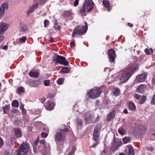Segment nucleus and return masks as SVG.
Here are the masks:
<instances>
[{"instance_id": "nucleus-1", "label": "nucleus", "mask_w": 155, "mask_h": 155, "mask_svg": "<svg viewBox=\"0 0 155 155\" xmlns=\"http://www.w3.org/2000/svg\"><path fill=\"white\" fill-rule=\"evenodd\" d=\"M138 69L137 67L132 65V64L129 65L126 69L120 72L119 74L121 82L124 83L127 81L133 73Z\"/></svg>"}, {"instance_id": "nucleus-2", "label": "nucleus", "mask_w": 155, "mask_h": 155, "mask_svg": "<svg viewBox=\"0 0 155 155\" xmlns=\"http://www.w3.org/2000/svg\"><path fill=\"white\" fill-rule=\"evenodd\" d=\"M94 3L92 0H85L82 6L79 8V13L82 16L86 15V12L91 11L94 7Z\"/></svg>"}, {"instance_id": "nucleus-3", "label": "nucleus", "mask_w": 155, "mask_h": 155, "mask_svg": "<svg viewBox=\"0 0 155 155\" xmlns=\"http://www.w3.org/2000/svg\"><path fill=\"white\" fill-rule=\"evenodd\" d=\"M101 93V89L98 87H95L94 88L90 90L87 92L89 97L95 99L98 97Z\"/></svg>"}, {"instance_id": "nucleus-4", "label": "nucleus", "mask_w": 155, "mask_h": 155, "mask_svg": "<svg viewBox=\"0 0 155 155\" xmlns=\"http://www.w3.org/2000/svg\"><path fill=\"white\" fill-rule=\"evenodd\" d=\"M84 24L85 25L82 26L81 28L79 27L76 28L73 32L72 35V37H74L76 34L81 35L86 33L87 30L88 25L86 22H84Z\"/></svg>"}, {"instance_id": "nucleus-5", "label": "nucleus", "mask_w": 155, "mask_h": 155, "mask_svg": "<svg viewBox=\"0 0 155 155\" xmlns=\"http://www.w3.org/2000/svg\"><path fill=\"white\" fill-rule=\"evenodd\" d=\"M53 60L55 61L56 63H58L65 66L69 65V62L66 61L65 57L61 56L55 55L53 58Z\"/></svg>"}, {"instance_id": "nucleus-6", "label": "nucleus", "mask_w": 155, "mask_h": 155, "mask_svg": "<svg viewBox=\"0 0 155 155\" xmlns=\"http://www.w3.org/2000/svg\"><path fill=\"white\" fill-rule=\"evenodd\" d=\"M21 144L18 149V155H26L29 151L28 145L27 144Z\"/></svg>"}, {"instance_id": "nucleus-7", "label": "nucleus", "mask_w": 155, "mask_h": 155, "mask_svg": "<svg viewBox=\"0 0 155 155\" xmlns=\"http://www.w3.org/2000/svg\"><path fill=\"white\" fill-rule=\"evenodd\" d=\"M40 144L41 147H44L45 149L43 150V152L45 155H50L49 153L50 147L48 143H45V140L44 139H42L40 140Z\"/></svg>"}, {"instance_id": "nucleus-8", "label": "nucleus", "mask_w": 155, "mask_h": 155, "mask_svg": "<svg viewBox=\"0 0 155 155\" xmlns=\"http://www.w3.org/2000/svg\"><path fill=\"white\" fill-rule=\"evenodd\" d=\"M108 54L109 61L111 62H114L115 60L116 57L115 50L113 49H109L108 51Z\"/></svg>"}, {"instance_id": "nucleus-9", "label": "nucleus", "mask_w": 155, "mask_h": 155, "mask_svg": "<svg viewBox=\"0 0 155 155\" xmlns=\"http://www.w3.org/2000/svg\"><path fill=\"white\" fill-rule=\"evenodd\" d=\"M101 128V127L100 125H98L96 126L94 128L93 134V137L94 140L96 141L98 139V137L100 136L99 131Z\"/></svg>"}, {"instance_id": "nucleus-10", "label": "nucleus", "mask_w": 155, "mask_h": 155, "mask_svg": "<svg viewBox=\"0 0 155 155\" xmlns=\"http://www.w3.org/2000/svg\"><path fill=\"white\" fill-rule=\"evenodd\" d=\"M86 119L88 123H94L95 122L98 121L99 120V117L98 116L96 119V120L94 121V116L92 115H90L89 113L86 114V116H85Z\"/></svg>"}, {"instance_id": "nucleus-11", "label": "nucleus", "mask_w": 155, "mask_h": 155, "mask_svg": "<svg viewBox=\"0 0 155 155\" xmlns=\"http://www.w3.org/2000/svg\"><path fill=\"white\" fill-rule=\"evenodd\" d=\"M8 5L7 3H4L0 6V17H2L5 13V11L8 8Z\"/></svg>"}, {"instance_id": "nucleus-12", "label": "nucleus", "mask_w": 155, "mask_h": 155, "mask_svg": "<svg viewBox=\"0 0 155 155\" xmlns=\"http://www.w3.org/2000/svg\"><path fill=\"white\" fill-rule=\"evenodd\" d=\"M147 76L145 74H142L136 77L135 80L136 82H142L145 81L146 79Z\"/></svg>"}, {"instance_id": "nucleus-13", "label": "nucleus", "mask_w": 155, "mask_h": 155, "mask_svg": "<svg viewBox=\"0 0 155 155\" xmlns=\"http://www.w3.org/2000/svg\"><path fill=\"white\" fill-rule=\"evenodd\" d=\"M65 138V135L60 132H57L55 136V140L58 141H63L64 140Z\"/></svg>"}, {"instance_id": "nucleus-14", "label": "nucleus", "mask_w": 155, "mask_h": 155, "mask_svg": "<svg viewBox=\"0 0 155 155\" xmlns=\"http://www.w3.org/2000/svg\"><path fill=\"white\" fill-rule=\"evenodd\" d=\"M8 27V25L5 23L0 24V34H3L6 31Z\"/></svg>"}, {"instance_id": "nucleus-15", "label": "nucleus", "mask_w": 155, "mask_h": 155, "mask_svg": "<svg viewBox=\"0 0 155 155\" xmlns=\"http://www.w3.org/2000/svg\"><path fill=\"white\" fill-rule=\"evenodd\" d=\"M54 105V103L48 101L46 104L45 108L47 110H51L53 109Z\"/></svg>"}, {"instance_id": "nucleus-16", "label": "nucleus", "mask_w": 155, "mask_h": 155, "mask_svg": "<svg viewBox=\"0 0 155 155\" xmlns=\"http://www.w3.org/2000/svg\"><path fill=\"white\" fill-rule=\"evenodd\" d=\"M145 85L144 84H141L139 86L137 89V91L139 93H143L145 91Z\"/></svg>"}, {"instance_id": "nucleus-17", "label": "nucleus", "mask_w": 155, "mask_h": 155, "mask_svg": "<svg viewBox=\"0 0 155 155\" xmlns=\"http://www.w3.org/2000/svg\"><path fill=\"white\" fill-rule=\"evenodd\" d=\"M103 3L105 7L107 8V11L109 12L111 9V8L110 7V3L108 0H103Z\"/></svg>"}, {"instance_id": "nucleus-18", "label": "nucleus", "mask_w": 155, "mask_h": 155, "mask_svg": "<svg viewBox=\"0 0 155 155\" xmlns=\"http://www.w3.org/2000/svg\"><path fill=\"white\" fill-rule=\"evenodd\" d=\"M15 135L17 137H20L22 135L21 131L19 128H15L14 129Z\"/></svg>"}, {"instance_id": "nucleus-19", "label": "nucleus", "mask_w": 155, "mask_h": 155, "mask_svg": "<svg viewBox=\"0 0 155 155\" xmlns=\"http://www.w3.org/2000/svg\"><path fill=\"white\" fill-rule=\"evenodd\" d=\"M38 5V4L37 3L31 7L27 11V14H29L32 12L35 9L37 8Z\"/></svg>"}, {"instance_id": "nucleus-20", "label": "nucleus", "mask_w": 155, "mask_h": 155, "mask_svg": "<svg viewBox=\"0 0 155 155\" xmlns=\"http://www.w3.org/2000/svg\"><path fill=\"white\" fill-rule=\"evenodd\" d=\"M127 147L129 151V155H134V150L133 147L130 145L128 146Z\"/></svg>"}, {"instance_id": "nucleus-21", "label": "nucleus", "mask_w": 155, "mask_h": 155, "mask_svg": "<svg viewBox=\"0 0 155 155\" xmlns=\"http://www.w3.org/2000/svg\"><path fill=\"white\" fill-rule=\"evenodd\" d=\"M39 75V73L37 71H31L29 73L30 76L31 77L37 78L38 76Z\"/></svg>"}, {"instance_id": "nucleus-22", "label": "nucleus", "mask_w": 155, "mask_h": 155, "mask_svg": "<svg viewBox=\"0 0 155 155\" xmlns=\"http://www.w3.org/2000/svg\"><path fill=\"white\" fill-rule=\"evenodd\" d=\"M115 114L114 112H110L107 116V120L110 121L114 117Z\"/></svg>"}, {"instance_id": "nucleus-23", "label": "nucleus", "mask_w": 155, "mask_h": 155, "mask_svg": "<svg viewBox=\"0 0 155 155\" xmlns=\"http://www.w3.org/2000/svg\"><path fill=\"white\" fill-rule=\"evenodd\" d=\"M145 52L147 54H151L153 53V50L152 48H147L145 49Z\"/></svg>"}, {"instance_id": "nucleus-24", "label": "nucleus", "mask_w": 155, "mask_h": 155, "mask_svg": "<svg viewBox=\"0 0 155 155\" xmlns=\"http://www.w3.org/2000/svg\"><path fill=\"white\" fill-rule=\"evenodd\" d=\"M129 108L132 110H134L136 109L135 104L132 102H130L128 104Z\"/></svg>"}, {"instance_id": "nucleus-25", "label": "nucleus", "mask_w": 155, "mask_h": 155, "mask_svg": "<svg viewBox=\"0 0 155 155\" xmlns=\"http://www.w3.org/2000/svg\"><path fill=\"white\" fill-rule=\"evenodd\" d=\"M12 105L13 107H18L19 105L18 101L16 100H14L12 103Z\"/></svg>"}, {"instance_id": "nucleus-26", "label": "nucleus", "mask_w": 155, "mask_h": 155, "mask_svg": "<svg viewBox=\"0 0 155 155\" xmlns=\"http://www.w3.org/2000/svg\"><path fill=\"white\" fill-rule=\"evenodd\" d=\"M27 29V27L26 25L24 24H21L20 25V29L21 31H24Z\"/></svg>"}, {"instance_id": "nucleus-27", "label": "nucleus", "mask_w": 155, "mask_h": 155, "mask_svg": "<svg viewBox=\"0 0 155 155\" xmlns=\"http://www.w3.org/2000/svg\"><path fill=\"white\" fill-rule=\"evenodd\" d=\"M118 131V133L122 135L125 134L126 133L125 130L122 127H120Z\"/></svg>"}, {"instance_id": "nucleus-28", "label": "nucleus", "mask_w": 155, "mask_h": 155, "mask_svg": "<svg viewBox=\"0 0 155 155\" xmlns=\"http://www.w3.org/2000/svg\"><path fill=\"white\" fill-rule=\"evenodd\" d=\"M69 69L67 67H63L61 69V71L64 73H68L69 72Z\"/></svg>"}, {"instance_id": "nucleus-29", "label": "nucleus", "mask_w": 155, "mask_h": 155, "mask_svg": "<svg viewBox=\"0 0 155 155\" xmlns=\"http://www.w3.org/2000/svg\"><path fill=\"white\" fill-rule=\"evenodd\" d=\"M130 140V138L128 137H126L123 138L122 139L123 141L125 143H127Z\"/></svg>"}, {"instance_id": "nucleus-30", "label": "nucleus", "mask_w": 155, "mask_h": 155, "mask_svg": "<svg viewBox=\"0 0 155 155\" xmlns=\"http://www.w3.org/2000/svg\"><path fill=\"white\" fill-rule=\"evenodd\" d=\"M140 100L139 101L140 104H143L144 103L146 100V97H143L140 98Z\"/></svg>"}, {"instance_id": "nucleus-31", "label": "nucleus", "mask_w": 155, "mask_h": 155, "mask_svg": "<svg viewBox=\"0 0 155 155\" xmlns=\"http://www.w3.org/2000/svg\"><path fill=\"white\" fill-rule=\"evenodd\" d=\"M37 2L40 5H43L47 1V0H37Z\"/></svg>"}, {"instance_id": "nucleus-32", "label": "nucleus", "mask_w": 155, "mask_h": 155, "mask_svg": "<svg viewBox=\"0 0 155 155\" xmlns=\"http://www.w3.org/2000/svg\"><path fill=\"white\" fill-rule=\"evenodd\" d=\"M44 85L45 86H49L50 84V81L49 80H47L44 81Z\"/></svg>"}, {"instance_id": "nucleus-33", "label": "nucleus", "mask_w": 155, "mask_h": 155, "mask_svg": "<svg viewBox=\"0 0 155 155\" xmlns=\"http://www.w3.org/2000/svg\"><path fill=\"white\" fill-rule=\"evenodd\" d=\"M18 93H23L25 91L24 88L23 87H21L18 90Z\"/></svg>"}, {"instance_id": "nucleus-34", "label": "nucleus", "mask_w": 155, "mask_h": 155, "mask_svg": "<svg viewBox=\"0 0 155 155\" xmlns=\"http://www.w3.org/2000/svg\"><path fill=\"white\" fill-rule=\"evenodd\" d=\"M120 90L119 89L116 90L114 93V95L116 96L118 95L120 93Z\"/></svg>"}, {"instance_id": "nucleus-35", "label": "nucleus", "mask_w": 155, "mask_h": 155, "mask_svg": "<svg viewBox=\"0 0 155 155\" xmlns=\"http://www.w3.org/2000/svg\"><path fill=\"white\" fill-rule=\"evenodd\" d=\"M26 40V37H22L21 38H19V41L20 42L22 43L24 42Z\"/></svg>"}, {"instance_id": "nucleus-36", "label": "nucleus", "mask_w": 155, "mask_h": 155, "mask_svg": "<svg viewBox=\"0 0 155 155\" xmlns=\"http://www.w3.org/2000/svg\"><path fill=\"white\" fill-rule=\"evenodd\" d=\"M75 41L74 40H72L70 43V46L71 48H73L74 46L75 45Z\"/></svg>"}, {"instance_id": "nucleus-37", "label": "nucleus", "mask_w": 155, "mask_h": 155, "mask_svg": "<svg viewBox=\"0 0 155 155\" xmlns=\"http://www.w3.org/2000/svg\"><path fill=\"white\" fill-rule=\"evenodd\" d=\"M83 123L81 119H78L77 121V124L78 126H81Z\"/></svg>"}, {"instance_id": "nucleus-38", "label": "nucleus", "mask_w": 155, "mask_h": 155, "mask_svg": "<svg viewBox=\"0 0 155 155\" xmlns=\"http://www.w3.org/2000/svg\"><path fill=\"white\" fill-rule=\"evenodd\" d=\"M63 81L64 80L63 79L61 78H60L58 80L57 82L58 84H62Z\"/></svg>"}, {"instance_id": "nucleus-39", "label": "nucleus", "mask_w": 155, "mask_h": 155, "mask_svg": "<svg viewBox=\"0 0 155 155\" xmlns=\"http://www.w3.org/2000/svg\"><path fill=\"white\" fill-rule=\"evenodd\" d=\"M4 144V141L0 137V147H2Z\"/></svg>"}, {"instance_id": "nucleus-40", "label": "nucleus", "mask_w": 155, "mask_h": 155, "mask_svg": "<svg viewBox=\"0 0 155 155\" xmlns=\"http://www.w3.org/2000/svg\"><path fill=\"white\" fill-rule=\"evenodd\" d=\"M134 97L135 98L137 99H139L141 98L140 95L137 94H134Z\"/></svg>"}, {"instance_id": "nucleus-41", "label": "nucleus", "mask_w": 155, "mask_h": 155, "mask_svg": "<svg viewBox=\"0 0 155 155\" xmlns=\"http://www.w3.org/2000/svg\"><path fill=\"white\" fill-rule=\"evenodd\" d=\"M79 0H75L74 3V6H77L79 4Z\"/></svg>"}, {"instance_id": "nucleus-42", "label": "nucleus", "mask_w": 155, "mask_h": 155, "mask_svg": "<svg viewBox=\"0 0 155 155\" xmlns=\"http://www.w3.org/2000/svg\"><path fill=\"white\" fill-rule=\"evenodd\" d=\"M151 103L153 104H155V95H154L152 98Z\"/></svg>"}, {"instance_id": "nucleus-43", "label": "nucleus", "mask_w": 155, "mask_h": 155, "mask_svg": "<svg viewBox=\"0 0 155 155\" xmlns=\"http://www.w3.org/2000/svg\"><path fill=\"white\" fill-rule=\"evenodd\" d=\"M48 133H45L44 132H42L41 134L42 137L43 138L46 137L48 135Z\"/></svg>"}, {"instance_id": "nucleus-44", "label": "nucleus", "mask_w": 155, "mask_h": 155, "mask_svg": "<svg viewBox=\"0 0 155 155\" xmlns=\"http://www.w3.org/2000/svg\"><path fill=\"white\" fill-rule=\"evenodd\" d=\"M0 48L2 49H4L7 50L8 48V47L7 46L5 45L1 46Z\"/></svg>"}, {"instance_id": "nucleus-45", "label": "nucleus", "mask_w": 155, "mask_h": 155, "mask_svg": "<svg viewBox=\"0 0 155 155\" xmlns=\"http://www.w3.org/2000/svg\"><path fill=\"white\" fill-rule=\"evenodd\" d=\"M48 23V21L47 20H45L44 22V27H47V25Z\"/></svg>"}, {"instance_id": "nucleus-46", "label": "nucleus", "mask_w": 155, "mask_h": 155, "mask_svg": "<svg viewBox=\"0 0 155 155\" xmlns=\"http://www.w3.org/2000/svg\"><path fill=\"white\" fill-rule=\"evenodd\" d=\"M2 34H0V42H1L4 38V37Z\"/></svg>"}, {"instance_id": "nucleus-47", "label": "nucleus", "mask_w": 155, "mask_h": 155, "mask_svg": "<svg viewBox=\"0 0 155 155\" xmlns=\"http://www.w3.org/2000/svg\"><path fill=\"white\" fill-rule=\"evenodd\" d=\"M12 112L15 113H17L18 112V110L16 108H14L12 109Z\"/></svg>"}, {"instance_id": "nucleus-48", "label": "nucleus", "mask_w": 155, "mask_h": 155, "mask_svg": "<svg viewBox=\"0 0 155 155\" xmlns=\"http://www.w3.org/2000/svg\"><path fill=\"white\" fill-rule=\"evenodd\" d=\"M117 142L118 143H116V145L117 147H118L121 145V143L120 141L119 140H118Z\"/></svg>"}, {"instance_id": "nucleus-49", "label": "nucleus", "mask_w": 155, "mask_h": 155, "mask_svg": "<svg viewBox=\"0 0 155 155\" xmlns=\"http://www.w3.org/2000/svg\"><path fill=\"white\" fill-rule=\"evenodd\" d=\"M97 144L98 143L97 142L93 144L92 146H90V147L92 148L95 147Z\"/></svg>"}, {"instance_id": "nucleus-50", "label": "nucleus", "mask_w": 155, "mask_h": 155, "mask_svg": "<svg viewBox=\"0 0 155 155\" xmlns=\"http://www.w3.org/2000/svg\"><path fill=\"white\" fill-rule=\"evenodd\" d=\"M65 14L66 15H67L68 16H69L71 15V12L68 11H67L66 12Z\"/></svg>"}, {"instance_id": "nucleus-51", "label": "nucleus", "mask_w": 155, "mask_h": 155, "mask_svg": "<svg viewBox=\"0 0 155 155\" xmlns=\"http://www.w3.org/2000/svg\"><path fill=\"white\" fill-rule=\"evenodd\" d=\"M3 109H5V110H8L9 109V107L8 105H6L3 107Z\"/></svg>"}, {"instance_id": "nucleus-52", "label": "nucleus", "mask_w": 155, "mask_h": 155, "mask_svg": "<svg viewBox=\"0 0 155 155\" xmlns=\"http://www.w3.org/2000/svg\"><path fill=\"white\" fill-rule=\"evenodd\" d=\"M61 132H66V131H68L69 130H68V128H65L64 129L61 130Z\"/></svg>"}, {"instance_id": "nucleus-53", "label": "nucleus", "mask_w": 155, "mask_h": 155, "mask_svg": "<svg viewBox=\"0 0 155 155\" xmlns=\"http://www.w3.org/2000/svg\"><path fill=\"white\" fill-rule=\"evenodd\" d=\"M49 40L50 42H52L53 41V38L51 37H50L49 38Z\"/></svg>"}, {"instance_id": "nucleus-54", "label": "nucleus", "mask_w": 155, "mask_h": 155, "mask_svg": "<svg viewBox=\"0 0 155 155\" xmlns=\"http://www.w3.org/2000/svg\"><path fill=\"white\" fill-rule=\"evenodd\" d=\"M54 27L55 28L58 30H59L61 29V26L60 25L58 26L57 27H56L55 26H54Z\"/></svg>"}, {"instance_id": "nucleus-55", "label": "nucleus", "mask_w": 155, "mask_h": 155, "mask_svg": "<svg viewBox=\"0 0 155 155\" xmlns=\"http://www.w3.org/2000/svg\"><path fill=\"white\" fill-rule=\"evenodd\" d=\"M148 149L150 151H152L154 150L153 148V147H148Z\"/></svg>"}, {"instance_id": "nucleus-56", "label": "nucleus", "mask_w": 155, "mask_h": 155, "mask_svg": "<svg viewBox=\"0 0 155 155\" xmlns=\"http://www.w3.org/2000/svg\"><path fill=\"white\" fill-rule=\"evenodd\" d=\"M20 107L21 110L24 108L23 105L22 103H21V104L20 105Z\"/></svg>"}, {"instance_id": "nucleus-57", "label": "nucleus", "mask_w": 155, "mask_h": 155, "mask_svg": "<svg viewBox=\"0 0 155 155\" xmlns=\"http://www.w3.org/2000/svg\"><path fill=\"white\" fill-rule=\"evenodd\" d=\"M127 25L130 27H132L133 26V24H131L130 23H128Z\"/></svg>"}, {"instance_id": "nucleus-58", "label": "nucleus", "mask_w": 155, "mask_h": 155, "mask_svg": "<svg viewBox=\"0 0 155 155\" xmlns=\"http://www.w3.org/2000/svg\"><path fill=\"white\" fill-rule=\"evenodd\" d=\"M21 110L23 114H25L26 111L25 110V109L24 108L21 109Z\"/></svg>"}, {"instance_id": "nucleus-59", "label": "nucleus", "mask_w": 155, "mask_h": 155, "mask_svg": "<svg viewBox=\"0 0 155 155\" xmlns=\"http://www.w3.org/2000/svg\"><path fill=\"white\" fill-rule=\"evenodd\" d=\"M124 112L125 114H127L128 113L127 110V109H126V108H125L124 109Z\"/></svg>"}, {"instance_id": "nucleus-60", "label": "nucleus", "mask_w": 155, "mask_h": 155, "mask_svg": "<svg viewBox=\"0 0 155 155\" xmlns=\"http://www.w3.org/2000/svg\"><path fill=\"white\" fill-rule=\"evenodd\" d=\"M76 148L75 147H73L72 148V151H71V152L73 153V154L74 153V152Z\"/></svg>"}, {"instance_id": "nucleus-61", "label": "nucleus", "mask_w": 155, "mask_h": 155, "mask_svg": "<svg viewBox=\"0 0 155 155\" xmlns=\"http://www.w3.org/2000/svg\"><path fill=\"white\" fill-rule=\"evenodd\" d=\"M54 24L55 25H57V20L56 19L55 20L54 22Z\"/></svg>"}, {"instance_id": "nucleus-62", "label": "nucleus", "mask_w": 155, "mask_h": 155, "mask_svg": "<svg viewBox=\"0 0 155 155\" xmlns=\"http://www.w3.org/2000/svg\"><path fill=\"white\" fill-rule=\"evenodd\" d=\"M73 153L71 152H69L67 155H73Z\"/></svg>"}, {"instance_id": "nucleus-63", "label": "nucleus", "mask_w": 155, "mask_h": 155, "mask_svg": "<svg viewBox=\"0 0 155 155\" xmlns=\"http://www.w3.org/2000/svg\"><path fill=\"white\" fill-rule=\"evenodd\" d=\"M119 155H125V154L123 153H120Z\"/></svg>"}, {"instance_id": "nucleus-64", "label": "nucleus", "mask_w": 155, "mask_h": 155, "mask_svg": "<svg viewBox=\"0 0 155 155\" xmlns=\"http://www.w3.org/2000/svg\"><path fill=\"white\" fill-rule=\"evenodd\" d=\"M5 155H10V154L9 153H7Z\"/></svg>"}]
</instances>
